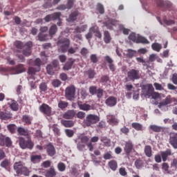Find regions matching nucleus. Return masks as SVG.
<instances>
[{
	"label": "nucleus",
	"mask_w": 177,
	"mask_h": 177,
	"mask_svg": "<svg viewBox=\"0 0 177 177\" xmlns=\"http://www.w3.org/2000/svg\"><path fill=\"white\" fill-rule=\"evenodd\" d=\"M104 41L105 44H110L111 42V35L107 30L104 31Z\"/></svg>",
	"instance_id": "33"
},
{
	"label": "nucleus",
	"mask_w": 177,
	"mask_h": 177,
	"mask_svg": "<svg viewBox=\"0 0 177 177\" xmlns=\"http://www.w3.org/2000/svg\"><path fill=\"white\" fill-rule=\"evenodd\" d=\"M11 70L14 74H21V73L26 72V68H24L23 64H19L16 66L12 67Z\"/></svg>",
	"instance_id": "9"
},
{
	"label": "nucleus",
	"mask_w": 177,
	"mask_h": 177,
	"mask_svg": "<svg viewBox=\"0 0 177 177\" xmlns=\"http://www.w3.org/2000/svg\"><path fill=\"white\" fill-rule=\"evenodd\" d=\"M169 143H170L172 147L177 149V133H173L170 134Z\"/></svg>",
	"instance_id": "14"
},
{
	"label": "nucleus",
	"mask_w": 177,
	"mask_h": 177,
	"mask_svg": "<svg viewBox=\"0 0 177 177\" xmlns=\"http://www.w3.org/2000/svg\"><path fill=\"white\" fill-rule=\"evenodd\" d=\"M151 96H152V97H154V96H155V97H158L160 96V94H158L157 93H153L151 91H149L147 90L145 93V97H150Z\"/></svg>",
	"instance_id": "54"
},
{
	"label": "nucleus",
	"mask_w": 177,
	"mask_h": 177,
	"mask_svg": "<svg viewBox=\"0 0 177 177\" xmlns=\"http://www.w3.org/2000/svg\"><path fill=\"white\" fill-rule=\"evenodd\" d=\"M127 53L126 54L127 57L132 59L134 56H136V50L129 48L127 50Z\"/></svg>",
	"instance_id": "40"
},
{
	"label": "nucleus",
	"mask_w": 177,
	"mask_h": 177,
	"mask_svg": "<svg viewBox=\"0 0 177 177\" xmlns=\"http://www.w3.org/2000/svg\"><path fill=\"white\" fill-rule=\"evenodd\" d=\"M8 105L12 111H19V104L16 100H10V101L8 102Z\"/></svg>",
	"instance_id": "18"
},
{
	"label": "nucleus",
	"mask_w": 177,
	"mask_h": 177,
	"mask_svg": "<svg viewBox=\"0 0 177 177\" xmlns=\"http://www.w3.org/2000/svg\"><path fill=\"white\" fill-rule=\"evenodd\" d=\"M100 121V117L95 114H88L83 120L85 127H92Z\"/></svg>",
	"instance_id": "2"
},
{
	"label": "nucleus",
	"mask_w": 177,
	"mask_h": 177,
	"mask_svg": "<svg viewBox=\"0 0 177 177\" xmlns=\"http://www.w3.org/2000/svg\"><path fill=\"white\" fill-rule=\"evenodd\" d=\"M107 121L111 125H117V124H118V120H117L115 116L113 115L107 116Z\"/></svg>",
	"instance_id": "28"
},
{
	"label": "nucleus",
	"mask_w": 177,
	"mask_h": 177,
	"mask_svg": "<svg viewBox=\"0 0 177 177\" xmlns=\"http://www.w3.org/2000/svg\"><path fill=\"white\" fill-rule=\"evenodd\" d=\"M56 175V170L55 168L50 167L48 170H47L46 173V177H54Z\"/></svg>",
	"instance_id": "39"
},
{
	"label": "nucleus",
	"mask_w": 177,
	"mask_h": 177,
	"mask_svg": "<svg viewBox=\"0 0 177 177\" xmlns=\"http://www.w3.org/2000/svg\"><path fill=\"white\" fill-rule=\"evenodd\" d=\"M19 143L21 149H30L31 150L34 147V143L30 140H26L23 137L19 138Z\"/></svg>",
	"instance_id": "5"
},
{
	"label": "nucleus",
	"mask_w": 177,
	"mask_h": 177,
	"mask_svg": "<svg viewBox=\"0 0 177 177\" xmlns=\"http://www.w3.org/2000/svg\"><path fill=\"white\" fill-rule=\"evenodd\" d=\"M1 146H6V147H12L13 145V142H12V139L9 137H6L5 136H1Z\"/></svg>",
	"instance_id": "13"
},
{
	"label": "nucleus",
	"mask_w": 177,
	"mask_h": 177,
	"mask_svg": "<svg viewBox=\"0 0 177 177\" xmlns=\"http://www.w3.org/2000/svg\"><path fill=\"white\" fill-rule=\"evenodd\" d=\"M61 16V12H54L53 14L46 15L44 18V20L46 21V23H49V21L59 19Z\"/></svg>",
	"instance_id": "8"
},
{
	"label": "nucleus",
	"mask_w": 177,
	"mask_h": 177,
	"mask_svg": "<svg viewBox=\"0 0 177 177\" xmlns=\"http://www.w3.org/2000/svg\"><path fill=\"white\" fill-rule=\"evenodd\" d=\"M108 166L111 169V171H117V168H118V163L115 160H111L108 162Z\"/></svg>",
	"instance_id": "26"
},
{
	"label": "nucleus",
	"mask_w": 177,
	"mask_h": 177,
	"mask_svg": "<svg viewBox=\"0 0 177 177\" xmlns=\"http://www.w3.org/2000/svg\"><path fill=\"white\" fill-rule=\"evenodd\" d=\"M85 115H86V113L84 111H79L76 113L77 118H79L80 120H84Z\"/></svg>",
	"instance_id": "63"
},
{
	"label": "nucleus",
	"mask_w": 177,
	"mask_h": 177,
	"mask_svg": "<svg viewBox=\"0 0 177 177\" xmlns=\"http://www.w3.org/2000/svg\"><path fill=\"white\" fill-rule=\"evenodd\" d=\"M0 167H1V168H5L6 169H8V167H10V160L5 159L1 162Z\"/></svg>",
	"instance_id": "38"
},
{
	"label": "nucleus",
	"mask_w": 177,
	"mask_h": 177,
	"mask_svg": "<svg viewBox=\"0 0 177 177\" xmlns=\"http://www.w3.org/2000/svg\"><path fill=\"white\" fill-rule=\"evenodd\" d=\"M65 96L68 100H71L74 99L75 96V86H70L66 88L65 91Z\"/></svg>",
	"instance_id": "7"
},
{
	"label": "nucleus",
	"mask_w": 177,
	"mask_h": 177,
	"mask_svg": "<svg viewBox=\"0 0 177 177\" xmlns=\"http://www.w3.org/2000/svg\"><path fill=\"white\" fill-rule=\"evenodd\" d=\"M96 142H99V137L94 136L91 138V142L86 144V146L89 149V151H93V145L92 143H96Z\"/></svg>",
	"instance_id": "23"
},
{
	"label": "nucleus",
	"mask_w": 177,
	"mask_h": 177,
	"mask_svg": "<svg viewBox=\"0 0 177 177\" xmlns=\"http://www.w3.org/2000/svg\"><path fill=\"white\" fill-rule=\"evenodd\" d=\"M24 167V164H23V162L19 161L14 164L13 168L15 172L17 174V175H20V172H21V169Z\"/></svg>",
	"instance_id": "19"
},
{
	"label": "nucleus",
	"mask_w": 177,
	"mask_h": 177,
	"mask_svg": "<svg viewBox=\"0 0 177 177\" xmlns=\"http://www.w3.org/2000/svg\"><path fill=\"white\" fill-rule=\"evenodd\" d=\"M140 77L142 75L140 74V71L136 69H131L127 72V80L129 81H136L138 80H140Z\"/></svg>",
	"instance_id": "4"
},
{
	"label": "nucleus",
	"mask_w": 177,
	"mask_h": 177,
	"mask_svg": "<svg viewBox=\"0 0 177 177\" xmlns=\"http://www.w3.org/2000/svg\"><path fill=\"white\" fill-rule=\"evenodd\" d=\"M17 127L15 124H10L7 126V129L10 132V133H15L16 132Z\"/></svg>",
	"instance_id": "48"
},
{
	"label": "nucleus",
	"mask_w": 177,
	"mask_h": 177,
	"mask_svg": "<svg viewBox=\"0 0 177 177\" xmlns=\"http://www.w3.org/2000/svg\"><path fill=\"white\" fill-rule=\"evenodd\" d=\"M79 15H80V12H78V10L73 11L69 15V17L66 20L67 21H69V22L71 21V23H74V21L77 20V18L78 17Z\"/></svg>",
	"instance_id": "20"
},
{
	"label": "nucleus",
	"mask_w": 177,
	"mask_h": 177,
	"mask_svg": "<svg viewBox=\"0 0 177 177\" xmlns=\"http://www.w3.org/2000/svg\"><path fill=\"white\" fill-rule=\"evenodd\" d=\"M86 28H88V26L87 25H83L81 26H77L75 28V31H76V32H84V31L86 30Z\"/></svg>",
	"instance_id": "47"
},
{
	"label": "nucleus",
	"mask_w": 177,
	"mask_h": 177,
	"mask_svg": "<svg viewBox=\"0 0 177 177\" xmlns=\"http://www.w3.org/2000/svg\"><path fill=\"white\" fill-rule=\"evenodd\" d=\"M86 73L88 75V78H89L90 80H92L93 78H95V76L96 75V72H95V70L90 68L88 69Z\"/></svg>",
	"instance_id": "43"
},
{
	"label": "nucleus",
	"mask_w": 177,
	"mask_h": 177,
	"mask_svg": "<svg viewBox=\"0 0 177 177\" xmlns=\"http://www.w3.org/2000/svg\"><path fill=\"white\" fill-rule=\"evenodd\" d=\"M136 44H150V41H149V40H147V39H146L145 37H142L139 35H138V38H137V41L136 42Z\"/></svg>",
	"instance_id": "34"
},
{
	"label": "nucleus",
	"mask_w": 177,
	"mask_h": 177,
	"mask_svg": "<svg viewBox=\"0 0 177 177\" xmlns=\"http://www.w3.org/2000/svg\"><path fill=\"white\" fill-rule=\"evenodd\" d=\"M129 39H130V41H132L133 42H136L138 41V35H136V33H131L129 35Z\"/></svg>",
	"instance_id": "61"
},
{
	"label": "nucleus",
	"mask_w": 177,
	"mask_h": 177,
	"mask_svg": "<svg viewBox=\"0 0 177 177\" xmlns=\"http://www.w3.org/2000/svg\"><path fill=\"white\" fill-rule=\"evenodd\" d=\"M100 141L102 142L104 146H106L107 147H110V145L111 143V140L106 136L101 137Z\"/></svg>",
	"instance_id": "45"
},
{
	"label": "nucleus",
	"mask_w": 177,
	"mask_h": 177,
	"mask_svg": "<svg viewBox=\"0 0 177 177\" xmlns=\"http://www.w3.org/2000/svg\"><path fill=\"white\" fill-rule=\"evenodd\" d=\"M19 174L24 175V176H28L30 175V170L26 166H24Z\"/></svg>",
	"instance_id": "49"
},
{
	"label": "nucleus",
	"mask_w": 177,
	"mask_h": 177,
	"mask_svg": "<svg viewBox=\"0 0 177 177\" xmlns=\"http://www.w3.org/2000/svg\"><path fill=\"white\" fill-rule=\"evenodd\" d=\"M31 48H32V42L28 41L24 45V49L22 51L23 55H24V56H30L31 55Z\"/></svg>",
	"instance_id": "10"
},
{
	"label": "nucleus",
	"mask_w": 177,
	"mask_h": 177,
	"mask_svg": "<svg viewBox=\"0 0 177 177\" xmlns=\"http://www.w3.org/2000/svg\"><path fill=\"white\" fill-rule=\"evenodd\" d=\"M103 158L104 160H112V158H114V157H113V152H111V151H109L105 153L103 156Z\"/></svg>",
	"instance_id": "53"
},
{
	"label": "nucleus",
	"mask_w": 177,
	"mask_h": 177,
	"mask_svg": "<svg viewBox=\"0 0 177 177\" xmlns=\"http://www.w3.org/2000/svg\"><path fill=\"white\" fill-rule=\"evenodd\" d=\"M62 124L65 128H71L74 127V121L73 120H62Z\"/></svg>",
	"instance_id": "36"
},
{
	"label": "nucleus",
	"mask_w": 177,
	"mask_h": 177,
	"mask_svg": "<svg viewBox=\"0 0 177 177\" xmlns=\"http://www.w3.org/2000/svg\"><path fill=\"white\" fill-rule=\"evenodd\" d=\"M144 153L147 157H151V156H153V150L151 149V146L146 145L144 148Z\"/></svg>",
	"instance_id": "29"
},
{
	"label": "nucleus",
	"mask_w": 177,
	"mask_h": 177,
	"mask_svg": "<svg viewBox=\"0 0 177 177\" xmlns=\"http://www.w3.org/2000/svg\"><path fill=\"white\" fill-rule=\"evenodd\" d=\"M172 99H171V95H168L164 100L159 103V107H162V106H167V104H171Z\"/></svg>",
	"instance_id": "30"
},
{
	"label": "nucleus",
	"mask_w": 177,
	"mask_h": 177,
	"mask_svg": "<svg viewBox=\"0 0 177 177\" xmlns=\"http://www.w3.org/2000/svg\"><path fill=\"white\" fill-rule=\"evenodd\" d=\"M135 167L137 169H140L143 167V160L138 159L135 162Z\"/></svg>",
	"instance_id": "57"
},
{
	"label": "nucleus",
	"mask_w": 177,
	"mask_h": 177,
	"mask_svg": "<svg viewBox=\"0 0 177 177\" xmlns=\"http://www.w3.org/2000/svg\"><path fill=\"white\" fill-rule=\"evenodd\" d=\"M45 149L46 150L48 156H50V157H53V156L56 154V149H55V147L53 146V145H52V143H48L46 146Z\"/></svg>",
	"instance_id": "12"
},
{
	"label": "nucleus",
	"mask_w": 177,
	"mask_h": 177,
	"mask_svg": "<svg viewBox=\"0 0 177 177\" xmlns=\"http://www.w3.org/2000/svg\"><path fill=\"white\" fill-rule=\"evenodd\" d=\"M49 35L48 34H44L42 32L39 33L37 38L39 39V41L44 42L45 41H48V39H49Z\"/></svg>",
	"instance_id": "32"
},
{
	"label": "nucleus",
	"mask_w": 177,
	"mask_h": 177,
	"mask_svg": "<svg viewBox=\"0 0 177 177\" xmlns=\"http://www.w3.org/2000/svg\"><path fill=\"white\" fill-rule=\"evenodd\" d=\"M39 88L41 92H46L48 91V84L46 82H41Z\"/></svg>",
	"instance_id": "55"
},
{
	"label": "nucleus",
	"mask_w": 177,
	"mask_h": 177,
	"mask_svg": "<svg viewBox=\"0 0 177 177\" xmlns=\"http://www.w3.org/2000/svg\"><path fill=\"white\" fill-rule=\"evenodd\" d=\"M90 59L91 63H93L94 64L99 62V58H97V55L96 54L91 55Z\"/></svg>",
	"instance_id": "58"
},
{
	"label": "nucleus",
	"mask_w": 177,
	"mask_h": 177,
	"mask_svg": "<svg viewBox=\"0 0 177 177\" xmlns=\"http://www.w3.org/2000/svg\"><path fill=\"white\" fill-rule=\"evenodd\" d=\"M41 68H38L37 69L34 67H29L28 69V74L29 75H35V73L40 71Z\"/></svg>",
	"instance_id": "46"
},
{
	"label": "nucleus",
	"mask_w": 177,
	"mask_h": 177,
	"mask_svg": "<svg viewBox=\"0 0 177 177\" xmlns=\"http://www.w3.org/2000/svg\"><path fill=\"white\" fill-rule=\"evenodd\" d=\"M17 132L21 136H28L29 132L28 129L18 127Z\"/></svg>",
	"instance_id": "31"
},
{
	"label": "nucleus",
	"mask_w": 177,
	"mask_h": 177,
	"mask_svg": "<svg viewBox=\"0 0 177 177\" xmlns=\"http://www.w3.org/2000/svg\"><path fill=\"white\" fill-rule=\"evenodd\" d=\"M12 118V113L8 111H0V119L2 121H8V120H10Z\"/></svg>",
	"instance_id": "15"
},
{
	"label": "nucleus",
	"mask_w": 177,
	"mask_h": 177,
	"mask_svg": "<svg viewBox=\"0 0 177 177\" xmlns=\"http://www.w3.org/2000/svg\"><path fill=\"white\" fill-rule=\"evenodd\" d=\"M42 158V156L41 155H33L30 157V160L33 164H37V162H40Z\"/></svg>",
	"instance_id": "35"
},
{
	"label": "nucleus",
	"mask_w": 177,
	"mask_h": 177,
	"mask_svg": "<svg viewBox=\"0 0 177 177\" xmlns=\"http://www.w3.org/2000/svg\"><path fill=\"white\" fill-rule=\"evenodd\" d=\"M156 3L158 8H161L162 9H168L170 13H171V17H175L176 10H174V7H172V3L168 1H162V0H157Z\"/></svg>",
	"instance_id": "3"
},
{
	"label": "nucleus",
	"mask_w": 177,
	"mask_h": 177,
	"mask_svg": "<svg viewBox=\"0 0 177 177\" xmlns=\"http://www.w3.org/2000/svg\"><path fill=\"white\" fill-rule=\"evenodd\" d=\"M52 85L54 86V88H59V86L62 85V81H60L59 79L53 80L52 82Z\"/></svg>",
	"instance_id": "60"
},
{
	"label": "nucleus",
	"mask_w": 177,
	"mask_h": 177,
	"mask_svg": "<svg viewBox=\"0 0 177 177\" xmlns=\"http://www.w3.org/2000/svg\"><path fill=\"white\" fill-rule=\"evenodd\" d=\"M75 117V111L74 110H69L64 114V118L66 120H72Z\"/></svg>",
	"instance_id": "27"
},
{
	"label": "nucleus",
	"mask_w": 177,
	"mask_h": 177,
	"mask_svg": "<svg viewBox=\"0 0 177 177\" xmlns=\"http://www.w3.org/2000/svg\"><path fill=\"white\" fill-rule=\"evenodd\" d=\"M90 31L93 32V34H95V37H96V38L102 39V32L99 30V27L96 26H93L90 28Z\"/></svg>",
	"instance_id": "21"
},
{
	"label": "nucleus",
	"mask_w": 177,
	"mask_h": 177,
	"mask_svg": "<svg viewBox=\"0 0 177 177\" xmlns=\"http://www.w3.org/2000/svg\"><path fill=\"white\" fill-rule=\"evenodd\" d=\"M47 73L49 75H53L55 74V68L53 67L52 64H48L46 66Z\"/></svg>",
	"instance_id": "51"
},
{
	"label": "nucleus",
	"mask_w": 177,
	"mask_h": 177,
	"mask_svg": "<svg viewBox=\"0 0 177 177\" xmlns=\"http://www.w3.org/2000/svg\"><path fill=\"white\" fill-rule=\"evenodd\" d=\"M77 104L80 109V110H83V111H89L91 110V105L88 104H82V102L77 101Z\"/></svg>",
	"instance_id": "22"
},
{
	"label": "nucleus",
	"mask_w": 177,
	"mask_h": 177,
	"mask_svg": "<svg viewBox=\"0 0 177 177\" xmlns=\"http://www.w3.org/2000/svg\"><path fill=\"white\" fill-rule=\"evenodd\" d=\"M77 149L79 151H84L85 149V144H84V142H79L77 145Z\"/></svg>",
	"instance_id": "62"
},
{
	"label": "nucleus",
	"mask_w": 177,
	"mask_h": 177,
	"mask_svg": "<svg viewBox=\"0 0 177 177\" xmlns=\"http://www.w3.org/2000/svg\"><path fill=\"white\" fill-rule=\"evenodd\" d=\"M104 26L109 30H113V26H117V21L115 19H111L107 22H104Z\"/></svg>",
	"instance_id": "25"
},
{
	"label": "nucleus",
	"mask_w": 177,
	"mask_h": 177,
	"mask_svg": "<svg viewBox=\"0 0 177 177\" xmlns=\"http://www.w3.org/2000/svg\"><path fill=\"white\" fill-rule=\"evenodd\" d=\"M133 150V144L131 141L126 142L124 144V151L126 155L130 156L131 152Z\"/></svg>",
	"instance_id": "11"
},
{
	"label": "nucleus",
	"mask_w": 177,
	"mask_h": 177,
	"mask_svg": "<svg viewBox=\"0 0 177 177\" xmlns=\"http://www.w3.org/2000/svg\"><path fill=\"white\" fill-rule=\"evenodd\" d=\"M24 44H23V42L20 41H16L14 43V46H15V48H17V49H23V48H24Z\"/></svg>",
	"instance_id": "56"
},
{
	"label": "nucleus",
	"mask_w": 177,
	"mask_h": 177,
	"mask_svg": "<svg viewBox=\"0 0 177 177\" xmlns=\"http://www.w3.org/2000/svg\"><path fill=\"white\" fill-rule=\"evenodd\" d=\"M151 48H152L153 50H156V52H160V50H161V48L162 47L161 46V44H160L158 43H153L151 45Z\"/></svg>",
	"instance_id": "50"
},
{
	"label": "nucleus",
	"mask_w": 177,
	"mask_h": 177,
	"mask_svg": "<svg viewBox=\"0 0 177 177\" xmlns=\"http://www.w3.org/2000/svg\"><path fill=\"white\" fill-rule=\"evenodd\" d=\"M57 169L59 172H64L66 171V164L62 162H59L57 164Z\"/></svg>",
	"instance_id": "52"
},
{
	"label": "nucleus",
	"mask_w": 177,
	"mask_h": 177,
	"mask_svg": "<svg viewBox=\"0 0 177 177\" xmlns=\"http://www.w3.org/2000/svg\"><path fill=\"white\" fill-rule=\"evenodd\" d=\"M68 106V102L63 100H59L58 102V107L61 109V110H64L66 107Z\"/></svg>",
	"instance_id": "42"
},
{
	"label": "nucleus",
	"mask_w": 177,
	"mask_h": 177,
	"mask_svg": "<svg viewBox=\"0 0 177 177\" xmlns=\"http://www.w3.org/2000/svg\"><path fill=\"white\" fill-rule=\"evenodd\" d=\"M105 103L106 106H109V107H114V106L117 104V98L113 96L109 97L106 100Z\"/></svg>",
	"instance_id": "17"
},
{
	"label": "nucleus",
	"mask_w": 177,
	"mask_h": 177,
	"mask_svg": "<svg viewBox=\"0 0 177 177\" xmlns=\"http://www.w3.org/2000/svg\"><path fill=\"white\" fill-rule=\"evenodd\" d=\"M75 62V59H73L72 58L68 59V61L65 63L63 66V70L64 71H68V70H71L73 68V64Z\"/></svg>",
	"instance_id": "16"
},
{
	"label": "nucleus",
	"mask_w": 177,
	"mask_h": 177,
	"mask_svg": "<svg viewBox=\"0 0 177 177\" xmlns=\"http://www.w3.org/2000/svg\"><path fill=\"white\" fill-rule=\"evenodd\" d=\"M56 32H57V26L55 24L53 25L49 29V37L52 38V37H53Z\"/></svg>",
	"instance_id": "37"
},
{
	"label": "nucleus",
	"mask_w": 177,
	"mask_h": 177,
	"mask_svg": "<svg viewBox=\"0 0 177 177\" xmlns=\"http://www.w3.org/2000/svg\"><path fill=\"white\" fill-rule=\"evenodd\" d=\"M150 129L153 132H161V127L152 124L149 127Z\"/></svg>",
	"instance_id": "59"
},
{
	"label": "nucleus",
	"mask_w": 177,
	"mask_h": 177,
	"mask_svg": "<svg viewBox=\"0 0 177 177\" xmlns=\"http://www.w3.org/2000/svg\"><path fill=\"white\" fill-rule=\"evenodd\" d=\"M70 39L59 37L57 43V46H59V50L62 52V53H66L70 48Z\"/></svg>",
	"instance_id": "1"
},
{
	"label": "nucleus",
	"mask_w": 177,
	"mask_h": 177,
	"mask_svg": "<svg viewBox=\"0 0 177 177\" xmlns=\"http://www.w3.org/2000/svg\"><path fill=\"white\" fill-rule=\"evenodd\" d=\"M171 154H172V151H171V149H167L165 151H161L160 156L162 157V161L165 162V161L168 160V157H169V156H171Z\"/></svg>",
	"instance_id": "24"
},
{
	"label": "nucleus",
	"mask_w": 177,
	"mask_h": 177,
	"mask_svg": "<svg viewBox=\"0 0 177 177\" xmlns=\"http://www.w3.org/2000/svg\"><path fill=\"white\" fill-rule=\"evenodd\" d=\"M23 122H25L27 125H31V121H32V118L28 115H24L22 118Z\"/></svg>",
	"instance_id": "41"
},
{
	"label": "nucleus",
	"mask_w": 177,
	"mask_h": 177,
	"mask_svg": "<svg viewBox=\"0 0 177 177\" xmlns=\"http://www.w3.org/2000/svg\"><path fill=\"white\" fill-rule=\"evenodd\" d=\"M131 127L136 129V131H143V126L138 122H133Z\"/></svg>",
	"instance_id": "44"
},
{
	"label": "nucleus",
	"mask_w": 177,
	"mask_h": 177,
	"mask_svg": "<svg viewBox=\"0 0 177 177\" xmlns=\"http://www.w3.org/2000/svg\"><path fill=\"white\" fill-rule=\"evenodd\" d=\"M39 110L42 113V114L46 115V117H50V115H52V107L47 104H42L39 106Z\"/></svg>",
	"instance_id": "6"
},
{
	"label": "nucleus",
	"mask_w": 177,
	"mask_h": 177,
	"mask_svg": "<svg viewBox=\"0 0 177 177\" xmlns=\"http://www.w3.org/2000/svg\"><path fill=\"white\" fill-rule=\"evenodd\" d=\"M66 6L68 10H70V9H72L73 6H74V0H67Z\"/></svg>",
	"instance_id": "64"
}]
</instances>
